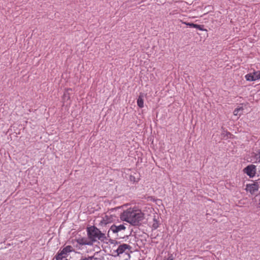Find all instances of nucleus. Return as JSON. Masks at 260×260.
Segmentation results:
<instances>
[{
	"instance_id": "obj_1",
	"label": "nucleus",
	"mask_w": 260,
	"mask_h": 260,
	"mask_svg": "<svg viewBox=\"0 0 260 260\" xmlns=\"http://www.w3.org/2000/svg\"><path fill=\"white\" fill-rule=\"evenodd\" d=\"M144 218L143 213L139 210L129 208L121 215V219L134 225H138Z\"/></svg>"
},
{
	"instance_id": "obj_2",
	"label": "nucleus",
	"mask_w": 260,
	"mask_h": 260,
	"mask_svg": "<svg viewBox=\"0 0 260 260\" xmlns=\"http://www.w3.org/2000/svg\"><path fill=\"white\" fill-rule=\"evenodd\" d=\"M87 233L88 237L90 241H92V244L97 240L104 241L107 239L105 234L102 233L99 229L94 225L87 227Z\"/></svg>"
},
{
	"instance_id": "obj_3",
	"label": "nucleus",
	"mask_w": 260,
	"mask_h": 260,
	"mask_svg": "<svg viewBox=\"0 0 260 260\" xmlns=\"http://www.w3.org/2000/svg\"><path fill=\"white\" fill-rule=\"evenodd\" d=\"M125 229V227L123 224H120L119 225L113 224L108 232L107 236L109 238L113 237L115 239L121 238L122 237L120 234Z\"/></svg>"
},
{
	"instance_id": "obj_4",
	"label": "nucleus",
	"mask_w": 260,
	"mask_h": 260,
	"mask_svg": "<svg viewBox=\"0 0 260 260\" xmlns=\"http://www.w3.org/2000/svg\"><path fill=\"white\" fill-rule=\"evenodd\" d=\"M73 250V247L71 246H67L63 248L55 256L56 260H69L68 257L70 252Z\"/></svg>"
},
{
	"instance_id": "obj_5",
	"label": "nucleus",
	"mask_w": 260,
	"mask_h": 260,
	"mask_svg": "<svg viewBox=\"0 0 260 260\" xmlns=\"http://www.w3.org/2000/svg\"><path fill=\"white\" fill-rule=\"evenodd\" d=\"M244 172L250 178H252L256 173V167L253 165H249L244 169Z\"/></svg>"
},
{
	"instance_id": "obj_6",
	"label": "nucleus",
	"mask_w": 260,
	"mask_h": 260,
	"mask_svg": "<svg viewBox=\"0 0 260 260\" xmlns=\"http://www.w3.org/2000/svg\"><path fill=\"white\" fill-rule=\"evenodd\" d=\"M259 185L257 183L247 184L246 190L249 191L251 194H253L258 190Z\"/></svg>"
},
{
	"instance_id": "obj_7",
	"label": "nucleus",
	"mask_w": 260,
	"mask_h": 260,
	"mask_svg": "<svg viewBox=\"0 0 260 260\" xmlns=\"http://www.w3.org/2000/svg\"><path fill=\"white\" fill-rule=\"evenodd\" d=\"M131 247L130 245H128L126 244H123L119 246L118 248L116 250V252L117 253V255H119L120 254H122V253H123L126 249H128L129 250L131 249Z\"/></svg>"
},
{
	"instance_id": "obj_8",
	"label": "nucleus",
	"mask_w": 260,
	"mask_h": 260,
	"mask_svg": "<svg viewBox=\"0 0 260 260\" xmlns=\"http://www.w3.org/2000/svg\"><path fill=\"white\" fill-rule=\"evenodd\" d=\"M77 242L79 244L82 245H92L93 244L92 241H90L89 239H87V238H79L77 239Z\"/></svg>"
},
{
	"instance_id": "obj_9",
	"label": "nucleus",
	"mask_w": 260,
	"mask_h": 260,
	"mask_svg": "<svg viewBox=\"0 0 260 260\" xmlns=\"http://www.w3.org/2000/svg\"><path fill=\"white\" fill-rule=\"evenodd\" d=\"M137 104L138 106L140 108H142L144 106V101H143V96L142 94H140L137 100Z\"/></svg>"
},
{
	"instance_id": "obj_10",
	"label": "nucleus",
	"mask_w": 260,
	"mask_h": 260,
	"mask_svg": "<svg viewBox=\"0 0 260 260\" xmlns=\"http://www.w3.org/2000/svg\"><path fill=\"white\" fill-rule=\"evenodd\" d=\"M245 78L248 81H255L256 79H255V76L254 73L253 74H247L245 76Z\"/></svg>"
},
{
	"instance_id": "obj_11",
	"label": "nucleus",
	"mask_w": 260,
	"mask_h": 260,
	"mask_svg": "<svg viewBox=\"0 0 260 260\" xmlns=\"http://www.w3.org/2000/svg\"><path fill=\"white\" fill-rule=\"evenodd\" d=\"M184 24H185L189 26L190 27H193L194 28H198L200 30H202V29L201 27V26L196 24H194L192 23H186V22H183Z\"/></svg>"
},
{
	"instance_id": "obj_12",
	"label": "nucleus",
	"mask_w": 260,
	"mask_h": 260,
	"mask_svg": "<svg viewBox=\"0 0 260 260\" xmlns=\"http://www.w3.org/2000/svg\"><path fill=\"white\" fill-rule=\"evenodd\" d=\"M243 110V108L242 107L236 109L234 111V112H233L234 115H241V113H239V112L241 111H242Z\"/></svg>"
},
{
	"instance_id": "obj_13",
	"label": "nucleus",
	"mask_w": 260,
	"mask_h": 260,
	"mask_svg": "<svg viewBox=\"0 0 260 260\" xmlns=\"http://www.w3.org/2000/svg\"><path fill=\"white\" fill-rule=\"evenodd\" d=\"M158 227V221L155 219H153V223L152 224V228L154 229H156Z\"/></svg>"
},
{
	"instance_id": "obj_14",
	"label": "nucleus",
	"mask_w": 260,
	"mask_h": 260,
	"mask_svg": "<svg viewBox=\"0 0 260 260\" xmlns=\"http://www.w3.org/2000/svg\"><path fill=\"white\" fill-rule=\"evenodd\" d=\"M254 74L256 80L260 79V71L255 72Z\"/></svg>"
},
{
	"instance_id": "obj_15",
	"label": "nucleus",
	"mask_w": 260,
	"mask_h": 260,
	"mask_svg": "<svg viewBox=\"0 0 260 260\" xmlns=\"http://www.w3.org/2000/svg\"><path fill=\"white\" fill-rule=\"evenodd\" d=\"M129 180L133 182L137 181L135 176H134L133 175H130Z\"/></svg>"
},
{
	"instance_id": "obj_16",
	"label": "nucleus",
	"mask_w": 260,
	"mask_h": 260,
	"mask_svg": "<svg viewBox=\"0 0 260 260\" xmlns=\"http://www.w3.org/2000/svg\"><path fill=\"white\" fill-rule=\"evenodd\" d=\"M164 260H173V255L170 254L168 257H165Z\"/></svg>"
},
{
	"instance_id": "obj_17",
	"label": "nucleus",
	"mask_w": 260,
	"mask_h": 260,
	"mask_svg": "<svg viewBox=\"0 0 260 260\" xmlns=\"http://www.w3.org/2000/svg\"><path fill=\"white\" fill-rule=\"evenodd\" d=\"M88 258H89V259H92V260L96 259V258L94 256H89V257H88Z\"/></svg>"
},
{
	"instance_id": "obj_18",
	"label": "nucleus",
	"mask_w": 260,
	"mask_h": 260,
	"mask_svg": "<svg viewBox=\"0 0 260 260\" xmlns=\"http://www.w3.org/2000/svg\"><path fill=\"white\" fill-rule=\"evenodd\" d=\"M67 92L64 93V97H66L67 96Z\"/></svg>"
}]
</instances>
